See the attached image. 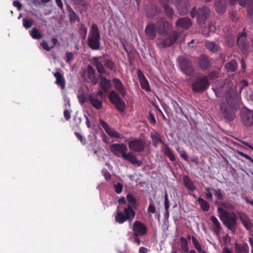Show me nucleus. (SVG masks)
I'll use <instances>...</instances> for the list:
<instances>
[{
    "label": "nucleus",
    "instance_id": "nucleus-58",
    "mask_svg": "<svg viewBox=\"0 0 253 253\" xmlns=\"http://www.w3.org/2000/svg\"><path fill=\"white\" fill-rule=\"evenodd\" d=\"M208 79L213 80L218 77V74L216 72L212 71L209 73L207 76Z\"/></svg>",
    "mask_w": 253,
    "mask_h": 253
},
{
    "label": "nucleus",
    "instance_id": "nucleus-24",
    "mask_svg": "<svg viewBox=\"0 0 253 253\" xmlns=\"http://www.w3.org/2000/svg\"><path fill=\"white\" fill-rule=\"evenodd\" d=\"M157 29L154 24H148L145 29V34L148 39L154 40L156 38Z\"/></svg>",
    "mask_w": 253,
    "mask_h": 253
},
{
    "label": "nucleus",
    "instance_id": "nucleus-13",
    "mask_svg": "<svg viewBox=\"0 0 253 253\" xmlns=\"http://www.w3.org/2000/svg\"><path fill=\"white\" fill-rule=\"evenodd\" d=\"M236 2L243 6H247L248 16L253 21V0H229L230 5H234Z\"/></svg>",
    "mask_w": 253,
    "mask_h": 253
},
{
    "label": "nucleus",
    "instance_id": "nucleus-35",
    "mask_svg": "<svg viewBox=\"0 0 253 253\" xmlns=\"http://www.w3.org/2000/svg\"><path fill=\"white\" fill-rule=\"evenodd\" d=\"M162 150L171 161L174 162L175 161L174 155L167 144H165V146L162 148Z\"/></svg>",
    "mask_w": 253,
    "mask_h": 253
},
{
    "label": "nucleus",
    "instance_id": "nucleus-42",
    "mask_svg": "<svg viewBox=\"0 0 253 253\" xmlns=\"http://www.w3.org/2000/svg\"><path fill=\"white\" fill-rule=\"evenodd\" d=\"M226 45L229 47H232L235 43V37L232 34L227 35L225 38Z\"/></svg>",
    "mask_w": 253,
    "mask_h": 253
},
{
    "label": "nucleus",
    "instance_id": "nucleus-36",
    "mask_svg": "<svg viewBox=\"0 0 253 253\" xmlns=\"http://www.w3.org/2000/svg\"><path fill=\"white\" fill-rule=\"evenodd\" d=\"M68 11L69 13V16L71 23H75L76 21L79 22L80 21L79 17L70 6H68Z\"/></svg>",
    "mask_w": 253,
    "mask_h": 253
},
{
    "label": "nucleus",
    "instance_id": "nucleus-49",
    "mask_svg": "<svg viewBox=\"0 0 253 253\" xmlns=\"http://www.w3.org/2000/svg\"><path fill=\"white\" fill-rule=\"evenodd\" d=\"M211 190L214 192V196L218 200H221L223 199V196L221 193V190L219 188L212 189Z\"/></svg>",
    "mask_w": 253,
    "mask_h": 253
},
{
    "label": "nucleus",
    "instance_id": "nucleus-5",
    "mask_svg": "<svg viewBox=\"0 0 253 253\" xmlns=\"http://www.w3.org/2000/svg\"><path fill=\"white\" fill-rule=\"evenodd\" d=\"M178 67L185 75L192 77L195 73V69L191 60L185 56H180L177 59Z\"/></svg>",
    "mask_w": 253,
    "mask_h": 253
},
{
    "label": "nucleus",
    "instance_id": "nucleus-62",
    "mask_svg": "<svg viewBox=\"0 0 253 253\" xmlns=\"http://www.w3.org/2000/svg\"><path fill=\"white\" fill-rule=\"evenodd\" d=\"M13 5L15 7H16L18 10L20 11L21 10L22 5L21 3L17 0H14L13 2Z\"/></svg>",
    "mask_w": 253,
    "mask_h": 253
},
{
    "label": "nucleus",
    "instance_id": "nucleus-16",
    "mask_svg": "<svg viewBox=\"0 0 253 253\" xmlns=\"http://www.w3.org/2000/svg\"><path fill=\"white\" fill-rule=\"evenodd\" d=\"M241 119L243 124L246 126L253 125V111L247 109L241 112Z\"/></svg>",
    "mask_w": 253,
    "mask_h": 253
},
{
    "label": "nucleus",
    "instance_id": "nucleus-33",
    "mask_svg": "<svg viewBox=\"0 0 253 253\" xmlns=\"http://www.w3.org/2000/svg\"><path fill=\"white\" fill-rule=\"evenodd\" d=\"M183 181L185 187L191 191L195 190L196 187L194 186L193 182L187 175H184L183 177Z\"/></svg>",
    "mask_w": 253,
    "mask_h": 253
},
{
    "label": "nucleus",
    "instance_id": "nucleus-4",
    "mask_svg": "<svg viewBox=\"0 0 253 253\" xmlns=\"http://www.w3.org/2000/svg\"><path fill=\"white\" fill-rule=\"evenodd\" d=\"M101 36L97 25L93 24L91 27L87 38V44L93 50H100Z\"/></svg>",
    "mask_w": 253,
    "mask_h": 253
},
{
    "label": "nucleus",
    "instance_id": "nucleus-44",
    "mask_svg": "<svg viewBox=\"0 0 253 253\" xmlns=\"http://www.w3.org/2000/svg\"><path fill=\"white\" fill-rule=\"evenodd\" d=\"M30 35L33 39L36 40H39L42 37L40 32L36 28H34L32 29Z\"/></svg>",
    "mask_w": 253,
    "mask_h": 253
},
{
    "label": "nucleus",
    "instance_id": "nucleus-57",
    "mask_svg": "<svg viewBox=\"0 0 253 253\" xmlns=\"http://www.w3.org/2000/svg\"><path fill=\"white\" fill-rule=\"evenodd\" d=\"M206 191V198L208 200H211L213 198L212 194L211 192V189L209 187H207L205 189Z\"/></svg>",
    "mask_w": 253,
    "mask_h": 253
},
{
    "label": "nucleus",
    "instance_id": "nucleus-31",
    "mask_svg": "<svg viewBox=\"0 0 253 253\" xmlns=\"http://www.w3.org/2000/svg\"><path fill=\"white\" fill-rule=\"evenodd\" d=\"M214 6L216 11L219 14L225 12L227 8L226 3L223 1H218L216 0L214 2Z\"/></svg>",
    "mask_w": 253,
    "mask_h": 253
},
{
    "label": "nucleus",
    "instance_id": "nucleus-12",
    "mask_svg": "<svg viewBox=\"0 0 253 253\" xmlns=\"http://www.w3.org/2000/svg\"><path fill=\"white\" fill-rule=\"evenodd\" d=\"M146 142L142 139L134 138L128 141L129 149L136 153L143 152L145 148Z\"/></svg>",
    "mask_w": 253,
    "mask_h": 253
},
{
    "label": "nucleus",
    "instance_id": "nucleus-9",
    "mask_svg": "<svg viewBox=\"0 0 253 253\" xmlns=\"http://www.w3.org/2000/svg\"><path fill=\"white\" fill-rule=\"evenodd\" d=\"M237 45L241 53L247 54L250 50V42L247 40L246 33L245 29L240 33L237 39Z\"/></svg>",
    "mask_w": 253,
    "mask_h": 253
},
{
    "label": "nucleus",
    "instance_id": "nucleus-32",
    "mask_svg": "<svg viewBox=\"0 0 253 253\" xmlns=\"http://www.w3.org/2000/svg\"><path fill=\"white\" fill-rule=\"evenodd\" d=\"M122 157L126 160L129 162L133 165L139 164L140 162L137 160V157L131 153H126L125 154L122 155Z\"/></svg>",
    "mask_w": 253,
    "mask_h": 253
},
{
    "label": "nucleus",
    "instance_id": "nucleus-18",
    "mask_svg": "<svg viewBox=\"0 0 253 253\" xmlns=\"http://www.w3.org/2000/svg\"><path fill=\"white\" fill-rule=\"evenodd\" d=\"M226 101L228 105L232 108H236L239 103V99L237 94L233 91L229 90L227 92Z\"/></svg>",
    "mask_w": 253,
    "mask_h": 253
},
{
    "label": "nucleus",
    "instance_id": "nucleus-40",
    "mask_svg": "<svg viewBox=\"0 0 253 253\" xmlns=\"http://www.w3.org/2000/svg\"><path fill=\"white\" fill-rule=\"evenodd\" d=\"M236 253H249V247L247 244L236 245Z\"/></svg>",
    "mask_w": 253,
    "mask_h": 253
},
{
    "label": "nucleus",
    "instance_id": "nucleus-14",
    "mask_svg": "<svg viewBox=\"0 0 253 253\" xmlns=\"http://www.w3.org/2000/svg\"><path fill=\"white\" fill-rule=\"evenodd\" d=\"M132 231L133 235L142 236L147 233L148 229L143 223L141 222L140 221L136 220L133 222Z\"/></svg>",
    "mask_w": 253,
    "mask_h": 253
},
{
    "label": "nucleus",
    "instance_id": "nucleus-55",
    "mask_svg": "<svg viewBox=\"0 0 253 253\" xmlns=\"http://www.w3.org/2000/svg\"><path fill=\"white\" fill-rule=\"evenodd\" d=\"M102 173L106 180H108L111 179V174L106 169H102Z\"/></svg>",
    "mask_w": 253,
    "mask_h": 253
},
{
    "label": "nucleus",
    "instance_id": "nucleus-3",
    "mask_svg": "<svg viewBox=\"0 0 253 253\" xmlns=\"http://www.w3.org/2000/svg\"><path fill=\"white\" fill-rule=\"evenodd\" d=\"M217 211L219 213V217L223 223L229 230L234 231L237 224V216L235 213L233 211L229 212L221 207H218Z\"/></svg>",
    "mask_w": 253,
    "mask_h": 253
},
{
    "label": "nucleus",
    "instance_id": "nucleus-48",
    "mask_svg": "<svg viewBox=\"0 0 253 253\" xmlns=\"http://www.w3.org/2000/svg\"><path fill=\"white\" fill-rule=\"evenodd\" d=\"M79 33L83 39H85L87 32V28L83 24H81L79 28Z\"/></svg>",
    "mask_w": 253,
    "mask_h": 253
},
{
    "label": "nucleus",
    "instance_id": "nucleus-37",
    "mask_svg": "<svg viewBox=\"0 0 253 253\" xmlns=\"http://www.w3.org/2000/svg\"><path fill=\"white\" fill-rule=\"evenodd\" d=\"M201 208L205 211H208L210 208V204L201 197H199L197 200Z\"/></svg>",
    "mask_w": 253,
    "mask_h": 253
},
{
    "label": "nucleus",
    "instance_id": "nucleus-10",
    "mask_svg": "<svg viewBox=\"0 0 253 253\" xmlns=\"http://www.w3.org/2000/svg\"><path fill=\"white\" fill-rule=\"evenodd\" d=\"M110 101L113 104L116 109L121 113L125 111L126 109V104L124 101L121 98L119 93H117L114 90H112L109 95Z\"/></svg>",
    "mask_w": 253,
    "mask_h": 253
},
{
    "label": "nucleus",
    "instance_id": "nucleus-56",
    "mask_svg": "<svg viewBox=\"0 0 253 253\" xmlns=\"http://www.w3.org/2000/svg\"><path fill=\"white\" fill-rule=\"evenodd\" d=\"M74 59V55L72 52H68L66 53V62L70 64Z\"/></svg>",
    "mask_w": 253,
    "mask_h": 253
},
{
    "label": "nucleus",
    "instance_id": "nucleus-26",
    "mask_svg": "<svg viewBox=\"0 0 253 253\" xmlns=\"http://www.w3.org/2000/svg\"><path fill=\"white\" fill-rule=\"evenodd\" d=\"M87 76L90 83L95 85L98 83V79L96 77L95 71L90 65L87 66Z\"/></svg>",
    "mask_w": 253,
    "mask_h": 253
},
{
    "label": "nucleus",
    "instance_id": "nucleus-19",
    "mask_svg": "<svg viewBox=\"0 0 253 253\" xmlns=\"http://www.w3.org/2000/svg\"><path fill=\"white\" fill-rule=\"evenodd\" d=\"M198 65L201 70L205 71L210 67L211 61L209 57L202 54L198 59Z\"/></svg>",
    "mask_w": 253,
    "mask_h": 253
},
{
    "label": "nucleus",
    "instance_id": "nucleus-45",
    "mask_svg": "<svg viewBox=\"0 0 253 253\" xmlns=\"http://www.w3.org/2000/svg\"><path fill=\"white\" fill-rule=\"evenodd\" d=\"M180 241L181 242L180 246L182 250L184 252L187 253L189 251V248L186 239L184 237H182L180 238Z\"/></svg>",
    "mask_w": 253,
    "mask_h": 253
},
{
    "label": "nucleus",
    "instance_id": "nucleus-60",
    "mask_svg": "<svg viewBox=\"0 0 253 253\" xmlns=\"http://www.w3.org/2000/svg\"><path fill=\"white\" fill-rule=\"evenodd\" d=\"M147 210L150 213H154L156 211L155 207L151 203H150Z\"/></svg>",
    "mask_w": 253,
    "mask_h": 253
},
{
    "label": "nucleus",
    "instance_id": "nucleus-28",
    "mask_svg": "<svg viewBox=\"0 0 253 253\" xmlns=\"http://www.w3.org/2000/svg\"><path fill=\"white\" fill-rule=\"evenodd\" d=\"M100 86L104 93H107L111 86V82L106 77L100 76Z\"/></svg>",
    "mask_w": 253,
    "mask_h": 253
},
{
    "label": "nucleus",
    "instance_id": "nucleus-25",
    "mask_svg": "<svg viewBox=\"0 0 253 253\" xmlns=\"http://www.w3.org/2000/svg\"><path fill=\"white\" fill-rule=\"evenodd\" d=\"M191 20L188 17H183L179 18L175 23L176 27L181 28L183 29L187 30L192 25Z\"/></svg>",
    "mask_w": 253,
    "mask_h": 253
},
{
    "label": "nucleus",
    "instance_id": "nucleus-47",
    "mask_svg": "<svg viewBox=\"0 0 253 253\" xmlns=\"http://www.w3.org/2000/svg\"><path fill=\"white\" fill-rule=\"evenodd\" d=\"M23 26L26 29L31 28L33 24V20L31 19L24 18L22 20Z\"/></svg>",
    "mask_w": 253,
    "mask_h": 253
},
{
    "label": "nucleus",
    "instance_id": "nucleus-46",
    "mask_svg": "<svg viewBox=\"0 0 253 253\" xmlns=\"http://www.w3.org/2000/svg\"><path fill=\"white\" fill-rule=\"evenodd\" d=\"M220 82L218 81L216 82L212 87V89L217 97H221L223 94L222 88L216 86Z\"/></svg>",
    "mask_w": 253,
    "mask_h": 253
},
{
    "label": "nucleus",
    "instance_id": "nucleus-11",
    "mask_svg": "<svg viewBox=\"0 0 253 253\" xmlns=\"http://www.w3.org/2000/svg\"><path fill=\"white\" fill-rule=\"evenodd\" d=\"M156 27L158 34L164 36L168 35L169 32L171 30L172 25L164 18H161L156 22Z\"/></svg>",
    "mask_w": 253,
    "mask_h": 253
},
{
    "label": "nucleus",
    "instance_id": "nucleus-1",
    "mask_svg": "<svg viewBox=\"0 0 253 253\" xmlns=\"http://www.w3.org/2000/svg\"><path fill=\"white\" fill-rule=\"evenodd\" d=\"M126 199L128 204L126 207L124 208L123 211H118L115 216L116 222L119 224H123L126 221L131 222L135 215V212L133 208L137 206V200L134 196L131 194H128L126 195Z\"/></svg>",
    "mask_w": 253,
    "mask_h": 253
},
{
    "label": "nucleus",
    "instance_id": "nucleus-59",
    "mask_svg": "<svg viewBox=\"0 0 253 253\" xmlns=\"http://www.w3.org/2000/svg\"><path fill=\"white\" fill-rule=\"evenodd\" d=\"M248 83L245 80H241L238 84V86L242 90L244 87L248 86Z\"/></svg>",
    "mask_w": 253,
    "mask_h": 253
},
{
    "label": "nucleus",
    "instance_id": "nucleus-22",
    "mask_svg": "<svg viewBox=\"0 0 253 253\" xmlns=\"http://www.w3.org/2000/svg\"><path fill=\"white\" fill-rule=\"evenodd\" d=\"M99 123L101 126L104 129L106 132L111 137L116 138H121V135L115 130L110 128L107 124L103 120L99 119Z\"/></svg>",
    "mask_w": 253,
    "mask_h": 253
},
{
    "label": "nucleus",
    "instance_id": "nucleus-63",
    "mask_svg": "<svg viewBox=\"0 0 253 253\" xmlns=\"http://www.w3.org/2000/svg\"><path fill=\"white\" fill-rule=\"evenodd\" d=\"M64 117L67 121L71 119L70 112L68 110H65L63 113Z\"/></svg>",
    "mask_w": 253,
    "mask_h": 253
},
{
    "label": "nucleus",
    "instance_id": "nucleus-43",
    "mask_svg": "<svg viewBox=\"0 0 253 253\" xmlns=\"http://www.w3.org/2000/svg\"><path fill=\"white\" fill-rule=\"evenodd\" d=\"M171 104L172 105L176 113L185 116L181 107L176 101L174 100L173 99H171Z\"/></svg>",
    "mask_w": 253,
    "mask_h": 253
},
{
    "label": "nucleus",
    "instance_id": "nucleus-50",
    "mask_svg": "<svg viewBox=\"0 0 253 253\" xmlns=\"http://www.w3.org/2000/svg\"><path fill=\"white\" fill-rule=\"evenodd\" d=\"M216 31V27L215 25L212 23H210L209 24V33H205V31H203V34L205 35V37H208L209 36V33H214Z\"/></svg>",
    "mask_w": 253,
    "mask_h": 253
},
{
    "label": "nucleus",
    "instance_id": "nucleus-41",
    "mask_svg": "<svg viewBox=\"0 0 253 253\" xmlns=\"http://www.w3.org/2000/svg\"><path fill=\"white\" fill-rule=\"evenodd\" d=\"M211 221L214 225V232L218 234L221 229V226L219 221L214 215H212L211 216Z\"/></svg>",
    "mask_w": 253,
    "mask_h": 253
},
{
    "label": "nucleus",
    "instance_id": "nucleus-34",
    "mask_svg": "<svg viewBox=\"0 0 253 253\" xmlns=\"http://www.w3.org/2000/svg\"><path fill=\"white\" fill-rule=\"evenodd\" d=\"M151 136L152 139V141L154 143V146H156L158 143H160L163 145V147L165 146V144H166L163 140L161 139L160 135L156 131L151 132Z\"/></svg>",
    "mask_w": 253,
    "mask_h": 253
},
{
    "label": "nucleus",
    "instance_id": "nucleus-7",
    "mask_svg": "<svg viewBox=\"0 0 253 253\" xmlns=\"http://www.w3.org/2000/svg\"><path fill=\"white\" fill-rule=\"evenodd\" d=\"M167 35V37L158 38L156 40V45L159 48H165L173 45L177 40L178 33L176 31H173Z\"/></svg>",
    "mask_w": 253,
    "mask_h": 253
},
{
    "label": "nucleus",
    "instance_id": "nucleus-23",
    "mask_svg": "<svg viewBox=\"0 0 253 253\" xmlns=\"http://www.w3.org/2000/svg\"><path fill=\"white\" fill-rule=\"evenodd\" d=\"M115 88L118 91L122 96H125L126 94V90L125 88L123 83L120 79L117 78H114L112 80Z\"/></svg>",
    "mask_w": 253,
    "mask_h": 253
},
{
    "label": "nucleus",
    "instance_id": "nucleus-17",
    "mask_svg": "<svg viewBox=\"0 0 253 253\" xmlns=\"http://www.w3.org/2000/svg\"><path fill=\"white\" fill-rule=\"evenodd\" d=\"M220 108L221 114L227 121L232 122L234 120L235 115L233 111L228 108L224 103H220Z\"/></svg>",
    "mask_w": 253,
    "mask_h": 253
},
{
    "label": "nucleus",
    "instance_id": "nucleus-6",
    "mask_svg": "<svg viewBox=\"0 0 253 253\" xmlns=\"http://www.w3.org/2000/svg\"><path fill=\"white\" fill-rule=\"evenodd\" d=\"M210 14L211 10L206 6H203L199 7L198 9L195 6L190 12L191 17L194 18L196 17L197 22L200 24H205Z\"/></svg>",
    "mask_w": 253,
    "mask_h": 253
},
{
    "label": "nucleus",
    "instance_id": "nucleus-61",
    "mask_svg": "<svg viewBox=\"0 0 253 253\" xmlns=\"http://www.w3.org/2000/svg\"><path fill=\"white\" fill-rule=\"evenodd\" d=\"M75 135L78 138L79 140H80V141L84 144L85 143V140L84 137L82 136V135L78 132H75Z\"/></svg>",
    "mask_w": 253,
    "mask_h": 253
},
{
    "label": "nucleus",
    "instance_id": "nucleus-20",
    "mask_svg": "<svg viewBox=\"0 0 253 253\" xmlns=\"http://www.w3.org/2000/svg\"><path fill=\"white\" fill-rule=\"evenodd\" d=\"M237 213L244 226L247 230L251 231L253 228V224L250 218L243 212L238 211Z\"/></svg>",
    "mask_w": 253,
    "mask_h": 253
},
{
    "label": "nucleus",
    "instance_id": "nucleus-54",
    "mask_svg": "<svg viewBox=\"0 0 253 253\" xmlns=\"http://www.w3.org/2000/svg\"><path fill=\"white\" fill-rule=\"evenodd\" d=\"M165 202H164V206L166 210L168 211L169 208V197L168 193L166 192L165 194Z\"/></svg>",
    "mask_w": 253,
    "mask_h": 253
},
{
    "label": "nucleus",
    "instance_id": "nucleus-38",
    "mask_svg": "<svg viewBox=\"0 0 253 253\" xmlns=\"http://www.w3.org/2000/svg\"><path fill=\"white\" fill-rule=\"evenodd\" d=\"M225 69L228 72H234L237 68V63L235 60L232 59L225 65Z\"/></svg>",
    "mask_w": 253,
    "mask_h": 253
},
{
    "label": "nucleus",
    "instance_id": "nucleus-52",
    "mask_svg": "<svg viewBox=\"0 0 253 253\" xmlns=\"http://www.w3.org/2000/svg\"><path fill=\"white\" fill-rule=\"evenodd\" d=\"M157 12H158L157 7L155 5H154L152 8V12H150L148 11L147 12V16L148 17H153Z\"/></svg>",
    "mask_w": 253,
    "mask_h": 253
},
{
    "label": "nucleus",
    "instance_id": "nucleus-8",
    "mask_svg": "<svg viewBox=\"0 0 253 253\" xmlns=\"http://www.w3.org/2000/svg\"><path fill=\"white\" fill-rule=\"evenodd\" d=\"M209 85L210 83L207 76H200L193 82L191 88L194 92H203Z\"/></svg>",
    "mask_w": 253,
    "mask_h": 253
},
{
    "label": "nucleus",
    "instance_id": "nucleus-21",
    "mask_svg": "<svg viewBox=\"0 0 253 253\" xmlns=\"http://www.w3.org/2000/svg\"><path fill=\"white\" fill-rule=\"evenodd\" d=\"M137 75L142 88L147 91H150L151 87L149 82L141 70L138 69L137 70Z\"/></svg>",
    "mask_w": 253,
    "mask_h": 253
},
{
    "label": "nucleus",
    "instance_id": "nucleus-51",
    "mask_svg": "<svg viewBox=\"0 0 253 253\" xmlns=\"http://www.w3.org/2000/svg\"><path fill=\"white\" fill-rule=\"evenodd\" d=\"M114 188L117 193L120 194L123 191V185L121 183L117 182L114 185Z\"/></svg>",
    "mask_w": 253,
    "mask_h": 253
},
{
    "label": "nucleus",
    "instance_id": "nucleus-53",
    "mask_svg": "<svg viewBox=\"0 0 253 253\" xmlns=\"http://www.w3.org/2000/svg\"><path fill=\"white\" fill-rule=\"evenodd\" d=\"M41 45L44 49L48 51H50L51 48L54 47V45L49 46L47 42L45 41H43L42 42H41Z\"/></svg>",
    "mask_w": 253,
    "mask_h": 253
},
{
    "label": "nucleus",
    "instance_id": "nucleus-39",
    "mask_svg": "<svg viewBox=\"0 0 253 253\" xmlns=\"http://www.w3.org/2000/svg\"><path fill=\"white\" fill-rule=\"evenodd\" d=\"M205 46L211 51L215 52L218 51L219 46L214 42L207 41L205 42Z\"/></svg>",
    "mask_w": 253,
    "mask_h": 253
},
{
    "label": "nucleus",
    "instance_id": "nucleus-15",
    "mask_svg": "<svg viewBox=\"0 0 253 253\" xmlns=\"http://www.w3.org/2000/svg\"><path fill=\"white\" fill-rule=\"evenodd\" d=\"M110 151L118 157H122L127 151V146L124 143H114L110 146Z\"/></svg>",
    "mask_w": 253,
    "mask_h": 253
},
{
    "label": "nucleus",
    "instance_id": "nucleus-29",
    "mask_svg": "<svg viewBox=\"0 0 253 253\" xmlns=\"http://www.w3.org/2000/svg\"><path fill=\"white\" fill-rule=\"evenodd\" d=\"M159 3L164 7L166 15L170 19L172 18L174 14V10L170 7L165 0H159Z\"/></svg>",
    "mask_w": 253,
    "mask_h": 253
},
{
    "label": "nucleus",
    "instance_id": "nucleus-27",
    "mask_svg": "<svg viewBox=\"0 0 253 253\" xmlns=\"http://www.w3.org/2000/svg\"><path fill=\"white\" fill-rule=\"evenodd\" d=\"M88 100L90 104L96 109L100 110L102 108V102L98 99L97 96L94 94H90Z\"/></svg>",
    "mask_w": 253,
    "mask_h": 253
},
{
    "label": "nucleus",
    "instance_id": "nucleus-2",
    "mask_svg": "<svg viewBox=\"0 0 253 253\" xmlns=\"http://www.w3.org/2000/svg\"><path fill=\"white\" fill-rule=\"evenodd\" d=\"M93 64L95 66L100 74L109 75L104 66L108 69L115 71L116 67L114 62L108 57V54H103L100 57H95L93 59Z\"/></svg>",
    "mask_w": 253,
    "mask_h": 253
},
{
    "label": "nucleus",
    "instance_id": "nucleus-30",
    "mask_svg": "<svg viewBox=\"0 0 253 253\" xmlns=\"http://www.w3.org/2000/svg\"><path fill=\"white\" fill-rule=\"evenodd\" d=\"M54 76L56 78L55 84L59 86L62 89L65 87V80L63 76L59 72L54 73Z\"/></svg>",
    "mask_w": 253,
    "mask_h": 253
},
{
    "label": "nucleus",
    "instance_id": "nucleus-64",
    "mask_svg": "<svg viewBox=\"0 0 253 253\" xmlns=\"http://www.w3.org/2000/svg\"><path fill=\"white\" fill-rule=\"evenodd\" d=\"M149 122L151 124H156V121L155 116L151 113H150V114H149Z\"/></svg>",
    "mask_w": 253,
    "mask_h": 253
}]
</instances>
